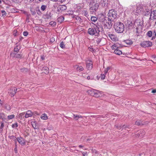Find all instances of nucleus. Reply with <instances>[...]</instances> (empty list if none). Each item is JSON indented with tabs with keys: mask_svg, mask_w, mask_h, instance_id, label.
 <instances>
[{
	"mask_svg": "<svg viewBox=\"0 0 156 156\" xmlns=\"http://www.w3.org/2000/svg\"><path fill=\"white\" fill-rule=\"evenodd\" d=\"M89 3L90 10L91 14L95 13L98 10L99 6V0H87Z\"/></svg>",
	"mask_w": 156,
	"mask_h": 156,
	"instance_id": "obj_1",
	"label": "nucleus"
},
{
	"mask_svg": "<svg viewBox=\"0 0 156 156\" xmlns=\"http://www.w3.org/2000/svg\"><path fill=\"white\" fill-rule=\"evenodd\" d=\"M114 28L116 32L118 33H122L124 30V26L122 23L117 22L114 23Z\"/></svg>",
	"mask_w": 156,
	"mask_h": 156,
	"instance_id": "obj_2",
	"label": "nucleus"
},
{
	"mask_svg": "<svg viewBox=\"0 0 156 156\" xmlns=\"http://www.w3.org/2000/svg\"><path fill=\"white\" fill-rule=\"evenodd\" d=\"M108 15V19L111 21H113L117 17V12L114 9L110 10Z\"/></svg>",
	"mask_w": 156,
	"mask_h": 156,
	"instance_id": "obj_3",
	"label": "nucleus"
},
{
	"mask_svg": "<svg viewBox=\"0 0 156 156\" xmlns=\"http://www.w3.org/2000/svg\"><path fill=\"white\" fill-rule=\"evenodd\" d=\"M88 32L90 35H95L98 36L99 35L100 31L97 30L94 27L93 28H90L88 29Z\"/></svg>",
	"mask_w": 156,
	"mask_h": 156,
	"instance_id": "obj_4",
	"label": "nucleus"
},
{
	"mask_svg": "<svg viewBox=\"0 0 156 156\" xmlns=\"http://www.w3.org/2000/svg\"><path fill=\"white\" fill-rule=\"evenodd\" d=\"M112 21L110 20L109 19H107L105 21H104L103 24L105 29H110L112 25Z\"/></svg>",
	"mask_w": 156,
	"mask_h": 156,
	"instance_id": "obj_5",
	"label": "nucleus"
},
{
	"mask_svg": "<svg viewBox=\"0 0 156 156\" xmlns=\"http://www.w3.org/2000/svg\"><path fill=\"white\" fill-rule=\"evenodd\" d=\"M152 45V42L147 41H143L140 44L141 46L144 48L150 47Z\"/></svg>",
	"mask_w": 156,
	"mask_h": 156,
	"instance_id": "obj_6",
	"label": "nucleus"
},
{
	"mask_svg": "<svg viewBox=\"0 0 156 156\" xmlns=\"http://www.w3.org/2000/svg\"><path fill=\"white\" fill-rule=\"evenodd\" d=\"M143 10V9L142 6L140 5L139 4L137 5V8L134 12V14L136 15H137L138 14L141 13Z\"/></svg>",
	"mask_w": 156,
	"mask_h": 156,
	"instance_id": "obj_7",
	"label": "nucleus"
},
{
	"mask_svg": "<svg viewBox=\"0 0 156 156\" xmlns=\"http://www.w3.org/2000/svg\"><path fill=\"white\" fill-rule=\"evenodd\" d=\"M126 25L129 29H132L135 25V22L128 20Z\"/></svg>",
	"mask_w": 156,
	"mask_h": 156,
	"instance_id": "obj_8",
	"label": "nucleus"
},
{
	"mask_svg": "<svg viewBox=\"0 0 156 156\" xmlns=\"http://www.w3.org/2000/svg\"><path fill=\"white\" fill-rule=\"evenodd\" d=\"M57 11L58 12H61L62 11H64L67 9V7L65 5H61L58 8Z\"/></svg>",
	"mask_w": 156,
	"mask_h": 156,
	"instance_id": "obj_9",
	"label": "nucleus"
},
{
	"mask_svg": "<svg viewBox=\"0 0 156 156\" xmlns=\"http://www.w3.org/2000/svg\"><path fill=\"white\" fill-rule=\"evenodd\" d=\"M145 131L144 130L138 131L136 134V136L141 137L145 135Z\"/></svg>",
	"mask_w": 156,
	"mask_h": 156,
	"instance_id": "obj_10",
	"label": "nucleus"
},
{
	"mask_svg": "<svg viewBox=\"0 0 156 156\" xmlns=\"http://www.w3.org/2000/svg\"><path fill=\"white\" fill-rule=\"evenodd\" d=\"M135 25L142 26L143 24V21L142 19H137L135 21Z\"/></svg>",
	"mask_w": 156,
	"mask_h": 156,
	"instance_id": "obj_11",
	"label": "nucleus"
},
{
	"mask_svg": "<svg viewBox=\"0 0 156 156\" xmlns=\"http://www.w3.org/2000/svg\"><path fill=\"white\" fill-rule=\"evenodd\" d=\"M16 140L21 145H24L25 144L24 139L22 137L20 136L19 137H18L16 138Z\"/></svg>",
	"mask_w": 156,
	"mask_h": 156,
	"instance_id": "obj_12",
	"label": "nucleus"
},
{
	"mask_svg": "<svg viewBox=\"0 0 156 156\" xmlns=\"http://www.w3.org/2000/svg\"><path fill=\"white\" fill-rule=\"evenodd\" d=\"M94 27L98 31H100V29H101V30L103 31V28L102 26L101 25L100 23H97L96 24H94Z\"/></svg>",
	"mask_w": 156,
	"mask_h": 156,
	"instance_id": "obj_13",
	"label": "nucleus"
},
{
	"mask_svg": "<svg viewBox=\"0 0 156 156\" xmlns=\"http://www.w3.org/2000/svg\"><path fill=\"white\" fill-rule=\"evenodd\" d=\"M101 91L98 90H95V91H94L93 93V96L95 98H98L100 96V95L101 94Z\"/></svg>",
	"mask_w": 156,
	"mask_h": 156,
	"instance_id": "obj_14",
	"label": "nucleus"
},
{
	"mask_svg": "<svg viewBox=\"0 0 156 156\" xmlns=\"http://www.w3.org/2000/svg\"><path fill=\"white\" fill-rule=\"evenodd\" d=\"M95 40L96 42V43L98 44H99L100 43V42L102 41H105V38L102 37V38H98V37H96L95 39Z\"/></svg>",
	"mask_w": 156,
	"mask_h": 156,
	"instance_id": "obj_15",
	"label": "nucleus"
},
{
	"mask_svg": "<svg viewBox=\"0 0 156 156\" xmlns=\"http://www.w3.org/2000/svg\"><path fill=\"white\" fill-rule=\"evenodd\" d=\"M108 36L110 39L113 41H116L117 40V38L114 35L111 34H108Z\"/></svg>",
	"mask_w": 156,
	"mask_h": 156,
	"instance_id": "obj_16",
	"label": "nucleus"
},
{
	"mask_svg": "<svg viewBox=\"0 0 156 156\" xmlns=\"http://www.w3.org/2000/svg\"><path fill=\"white\" fill-rule=\"evenodd\" d=\"M89 62H87L86 67L88 70H91L93 67V63L92 61H89Z\"/></svg>",
	"mask_w": 156,
	"mask_h": 156,
	"instance_id": "obj_17",
	"label": "nucleus"
},
{
	"mask_svg": "<svg viewBox=\"0 0 156 156\" xmlns=\"http://www.w3.org/2000/svg\"><path fill=\"white\" fill-rule=\"evenodd\" d=\"M41 69L46 74H48L49 73V69L47 67L44 66Z\"/></svg>",
	"mask_w": 156,
	"mask_h": 156,
	"instance_id": "obj_18",
	"label": "nucleus"
},
{
	"mask_svg": "<svg viewBox=\"0 0 156 156\" xmlns=\"http://www.w3.org/2000/svg\"><path fill=\"white\" fill-rule=\"evenodd\" d=\"M33 115V113L31 111L28 110L26 112V114H25V117L26 118H27L30 117H31Z\"/></svg>",
	"mask_w": 156,
	"mask_h": 156,
	"instance_id": "obj_19",
	"label": "nucleus"
},
{
	"mask_svg": "<svg viewBox=\"0 0 156 156\" xmlns=\"http://www.w3.org/2000/svg\"><path fill=\"white\" fill-rule=\"evenodd\" d=\"M108 19V18L107 17H106L103 15H102L101 18H100V20L101 22L103 23H103H104V21H105L106 20Z\"/></svg>",
	"mask_w": 156,
	"mask_h": 156,
	"instance_id": "obj_20",
	"label": "nucleus"
},
{
	"mask_svg": "<svg viewBox=\"0 0 156 156\" xmlns=\"http://www.w3.org/2000/svg\"><path fill=\"white\" fill-rule=\"evenodd\" d=\"M114 52L118 55H121L122 53V51L118 49V47H117L116 49L114 50Z\"/></svg>",
	"mask_w": 156,
	"mask_h": 156,
	"instance_id": "obj_21",
	"label": "nucleus"
},
{
	"mask_svg": "<svg viewBox=\"0 0 156 156\" xmlns=\"http://www.w3.org/2000/svg\"><path fill=\"white\" fill-rule=\"evenodd\" d=\"M151 17L150 18H151V17H152L154 19H156V10H153V11L151 12L150 15Z\"/></svg>",
	"mask_w": 156,
	"mask_h": 156,
	"instance_id": "obj_22",
	"label": "nucleus"
},
{
	"mask_svg": "<svg viewBox=\"0 0 156 156\" xmlns=\"http://www.w3.org/2000/svg\"><path fill=\"white\" fill-rule=\"evenodd\" d=\"M82 14L86 17H88L89 15L87 11L85 9H83L82 11Z\"/></svg>",
	"mask_w": 156,
	"mask_h": 156,
	"instance_id": "obj_23",
	"label": "nucleus"
},
{
	"mask_svg": "<svg viewBox=\"0 0 156 156\" xmlns=\"http://www.w3.org/2000/svg\"><path fill=\"white\" fill-rule=\"evenodd\" d=\"M75 68L76 69V70L79 71H81L83 70V68L82 66H78V65H76L75 66Z\"/></svg>",
	"mask_w": 156,
	"mask_h": 156,
	"instance_id": "obj_24",
	"label": "nucleus"
},
{
	"mask_svg": "<svg viewBox=\"0 0 156 156\" xmlns=\"http://www.w3.org/2000/svg\"><path fill=\"white\" fill-rule=\"evenodd\" d=\"M64 20V18L62 16H61L58 17L57 19V20L58 23H61L62 22H63Z\"/></svg>",
	"mask_w": 156,
	"mask_h": 156,
	"instance_id": "obj_25",
	"label": "nucleus"
},
{
	"mask_svg": "<svg viewBox=\"0 0 156 156\" xmlns=\"http://www.w3.org/2000/svg\"><path fill=\"white\" fill-rule=\"evenodd\" d=\"M94 91H95V90L91 89L88 90L87 91V92L91 96H93L94 94L93 93H94Z\"/></svg>",
	"mask_w": 156,
	"mask_h": 156,
	"instance_id": "obj_26",
	"label": "nucleus"
},
{
	"mask_svg": "<svg viewBox=\"0 0 156 156\" xmlns=\"http://www.w3.org/2000/svg\"><path fill=\"white\" fill-rule=\"evenodd\" d=\"M101 3L103 6H105L108 4V0H101Z\"/></svg>",
	"mask_w": 156,
	"mask_h": 156,
	"instance_id": "obj_27",
	"label": "nucleus"
},
{
	"mask_svg": "<svg viewBox=\"0 0 156 156\" xmlns=\"http://www.w3.org/2000/svg\"><path fill=\"white\" fill-rule=\"evenodd\" d=\"M135 124L138 126H141L144 124L141 120L136 121L135 122Z\"/></svg>",
	"mask_w": 156,
	"mask_h": 156,
	"instance_id": "obj_28",
	"label": "nucleus"
},
{
	"mask_svg": "<svg viewBox=\"0 0 156 156\" xmlns=\"http://www.w3.org/2000/svg\"><path fill=\"white\" fill-rule=\"evenodd\" d=\"M59 45L60 47L62 49L65 48V43L63 41H61Z\"/></svg>",
	"mask_w": 156,
	"mask_h": 156,
	"instance_id": "obj_29",
	"label": "nucleus"
},
{
	"mask_svg": "<svg viewBox=\"0 0 156 156\" xmlns=\"http://www.w3.org/2000/svg\"><path fill=\"white\" fill-rule=\"evenodd\" d=\"M41 118L43 120H46L48 119V117L46 114H44L42 115Z\"/></svg>",
	"mask_w": 156,
	"mask_h": 156,
	"instance_id": "obj_30",
	"label": "nucleus"
},
{
	"mask_svg": "<svg viewBox=\"0 0 156 156\" xmlns=\"http://www.w3.org/2000/svg\"><path fill=\"white\" fill-rule=\"evenodd\" d=\"M153 33L152 31L151 30L149 31L147 34V35L149 37H151Z\"/></svg>",
	"mask_w": 156,
	"mask_h": 156,
	"instance_id": "obj_31",
	"label": "nucleus"
},
{
	"mask_svg": "<svg viewBox=\"0 0 156 156\" xmlns=\"http://www.w3.org/2000/svg\"><path fill=\"white\" fill-rule=\"evenodd\" d=\"M8 137L9 138L12 140H13L15 141V142L16 141V137L14 136H13V135L11 136H8Z\"/></svg>",
	"mask_w": 156,
	"mask_h": 156,
	"instance_id": "obj_32",
	"label": "nucleus"
},
{
	"mask_svg": "<svg viewBox=\"0 0 156 156\" xmlns=\"http://www.w3.org/2000/svg\"><path fill=\"white\" fill-rule=\"evenodd\" d=\"M125 42L128 45H130L133 44V42L130 40H126L125 41Z\"/></svg>",
	"mask_w": 156,
	"mask_h": 156,
	"instance_id": "obj_33",
	"label": "nucleus"
},
{
	"mask_svg": "<svg viewBox=\"0 0 156 156\" xmlns=\"http://www.w3.org/2000/svg\"><path fill=\"white\" fill-rule=\"evenodd\" d=\"M5 114L3 112H0V119H3L5 118Z\"/></svg>",
	"mask_w": 156,
	"mask_h": 156,
	"instance_id": "obj_34",
	"label": "nucleus"
},
{
	"mask_svg": "<svg viewBox=\"0 0 156 156\" xmlns=\"http://www.w3.org/2000/svg\"><path fill=\"white\" fill-rule=\"evenodd\" d=\"M47 8V6L46 5H42L41 8V10L43 11H44Z\"/></svg>",
	"mask_w": 156,
	"mask_h": 156,
	"instance_id": "obj_35",
	"label": "nucleus"
},
{
	"mask_svg": "<svg viewBox=\"0 0 156 156\" xmlns=\"http://www.w3.org/2000/svg\"><path fill=\"white\" fill-rule=\"evenodd\" d=\"M5 109L9 111L11 109L10 105H9L8 104H6L5 105Z\"/></svg>",
	"mask_w": 156,
	"mask_h": 156,
	"instance_id": "obj_36",
	"label": "nucleus"
},
{
	"mask_svg": "<svg viewBox=\"0 0 156 156\" xmlns=\"http://www.w3.org/2000/svg\"><path fill=\"white\" fill-rule=\"evenodd\" d=\"M91 20L92 22H95L97 21L98 18L95 16H92L91 18Z\"/></svg>",
	"mask_w": 156,
	"mask_h": 156,
	"instance_id": "obj_37",
	"label": "nucleus"
},
{
	"mask_svg": "<svg viewBox=\"0 0 156 156\" xmlns=\"http://www.w3.org/2000/svg\"><path fill=\"white\" fill-rule=\"evenodd\" d=\"M24 115H25V112H22L18 116L20 119H22V117H23Z\"/></svg>",
	"mask_w": 156,
	"mask_h": 156,
	"instance_id": "obj_38",
	"label": "nucleus"
},
{
	"mask_svg": "<svg viewBox=\"0 0 156 156\" xmlns=\"http://www.w3.org/2000/svg\"><path fill=\"white\" fill-rule=\"evenodd\" d=\"M115 127H116L118 129H120L122 127V125L120 124H118L115 126Z\"/></svg>",
	"mask_w": 156,
	"mask_h": 156,
	"instance_id": "obj_39",
	"label": "nucleus"
},
{
	"mask_svg": "<svg viewBox=\"0 0 156 156\" xmlns=\"http://www.w3.org/2000/svg\"><path fill=\"white\" fill-rule=\"evenodd\" d=\"M49 24L51 26L54 27L56 25V23L53 21H51L49 23Z\"/></svg>",
	"mask_w": 156,
	"mask_h": 156,
	"instance_id": "obj_40",
	"label": "nucleus"
},
{
	"mask_svg": "<svg viewBox=\"0 0 156 156\" xmlns=\"http://www.w3.org/2000/svg\"><path fill=\"white\" fill-rule=\"evenodd\" d=\"M10 91H11L10 92V94L12 95L11 96L13 97L16 94V92H14V91L13 89H10Z\"/></svg>",
	"mask_w": 156,
	"mask_h": 156,
	"instance_id": "obj_41",
	"label": "nucleus"
},
{
	"mask_svg": "<svg viewBox=\"0 0 156 156\" xmlns=\"http://www.w3.org/2000/svg\"><path fill=\"white\" fill-rule=\"evenodd\" d=\"M22 56V55L20 54H17L16 55H13V57L17 58H20Z\"/></svg>",
	"mask_w": 156,
	"mask_h": 156,
	"instance_id": "obj_42",
	"label": "nucleus"
},
{
	"mask_svg": "<svg viewBox=\"0 0 156 156\" xmlns=\"http://www.w3.org/2000/svg\"><path fill=\"white\" fill-rule=\"evenodd\" d=\"M15 117V115H9L8 116V119L9 120L12 119L14 118Z\"/></svg>",
	"mask_w": 156,
	"mask_h": 156,
	"instance_id": "obj_43",
	"label": "nucleus"
},
{
	"mask_svg": "<svg viewBox=\"0 0 156 156\" xmlns=\"http://www.w3.org/2000/svg\"><path fill=\"white\" fill-rule=\"evenodd\" d=\"M73 117L74 118V119L75 120H78V119L79 118V115H76L74 114H73Z\"/></svg>",
	"mask_w": 156,
	"mask_h": 156,
	"instance_id": "obj_44",
	"label": "nucleus"
},
{
	"mask_svg": "<svg viewBox=\"0 0 156 156\" xmlns=\"http://www.w3.org/2000/svg\"><path fill=\"white\" fill-rule=\"evenodd\" d=\"M88 49L89 51H92V52H95L96 51V50L93 49L92 47H89Z\"/></svg>",
	"mask_w": 156,
	"mask_h": 156,
	"instance_id": "obj_45",
	"label": "nucleus"
},
{
	"mask_svg": "<svg viewBox=\"0 0 156 156\" xmlns=\"http://www.w3.org/2000/svg\"><path fill=\"white\" fill-rule=\"evenodd\" d=\"M24 2L26 3H29L32 2L34 0H24Z\"/></svg>",
	"mask_w": 156,
	"mask_h": 156,
	"instance_id": "obj_46",
	"label": "nucleus"
},
{
	"mask_svg": "<svg viewBox=\"0 0 156 156\" xmlns=\"http://www.w3.org/2000/svg\"><path fill=\"white\" fill-rule=\"evenodd\" d=\"M2 16H4L6 15V12L4 10L1 11Z\"/></svg>",
	"mask_w": 156,
	"mask_h": 156,
	"instance_id": "obj_47",
	"label": "nucleus"
},
{
	"mask_svg": "<svg viewBox=\"0 0 156 156\" xmlns=\"http://www.w3.org/2000/svg\"><path fill=\"white\" fill-rule=\"evenodd\" d=\"M130 126H129V125H124L122 126V130L123 129H124L126 128H129L130 127Z\"/></svg>",
	"mask_w": 156,
	"mask_h": 156,
	"instance_id": "obj_48",
	"label": "nucleus"
},
{
	"mask_svg": "<svg viewBox=\"0 0 156 156\" xmlns=\"http://www.w3.org/2000/svg\"><path fill=\"white\" fill-rule=\"evenodd\" d=\"M156 37V31L155 30H154V32L153 33V37L152 38H154Z\"/></svg>",
	"mask_w": 156,
	"mask_h": 156,
	"instance_id": "obj_49",
	"label": "nucleus"
},
{
	"mask_svg": "<svg viewBox=\"0 0 156 156\" xmlns=\"http://www.w3.org/2000/svg\"><path fill=\"white\" fill-rule=\"evenodd\" d=\"M46 18H47V19H49L50 18H51V13H49V14H46Z\"/></svg>",
	"mask_w": 156,
	"mask_h": 156,
	"instance_id": "obj_50",
	"label": "nucleus"
},
{
	"mask_svg": "<svg viewBox=\"0 0 156 156\" xmlns=\"http://www.w3.org/2000/svg\"><path fill=\"white\" fill-rule=\"evenodd\" d=\"M19 51V49L17 48V46H16L14 48V52H18Z\"/></svg>",
	"mask_w": 156,
	"mask_h": 156,
	"instance_id": "obj_51",
	"label": "nucleus"
},
{
	"mask_svg": "<svg viewBox=\"0 0 156 156\" xmlns=\"http://www.w3.org/2000/svg\"><path fill=\"white\" fill-rule=\"evenodd\" d=\"M110 66H108L107 67L106 69L105 70V73H107L108 71L110 69Z\"/></svg>",
	"mask_w": 156,
	"mask_h": 156,
	"instance_id": "obj_52",
	"label": "nucleus"
},
{
	"mask_svg": "<svg viewBox=\"0 0 156 156\" xmlns=\"http://www.w3.org/2000/svg\"><path fill=\"white\" fill-rule=\"evenodd\" d=\"M18 126V124L17 123H16L13 124H12V127L13 128H14L15 127H17Z\"/></svg>",
	"mask_w": 156,
	"mask_h": 156,
	"instance_id": "obj_53",
	"label": "nucleus"
},
{
	"mask_svg": "<svg viewBox=\"0 0 156 156\" xmlns=\"http://www.w3.org/2000/svg\"><path fill=\"white\" fill-rule=\"evenodd\" d=\"M33 127L34 129L36 128V123L35 122H33L32 124Z\"/></svg>",
	"mask_w": 156,
	"mask_h": 156,
	"instance_id": "obj_54",
	"label": "nucleus"
},
{
	"mask_svg": "<svg viewBox=\"0 0 156 156\" xmlns=\"http://www.w3.org/2000/svg\"><path fill=\"white\" fill-rule=\"evenodd\" d=\"M117 47H118L116 46L115 44H114L111 47L112 49H114L115 50V49H116V48H117Z\"/></svg>",
	"mask_w": 156,
	"mask_h": 156,
	"instance_id": "obj_55",
	"label": "nucleus"
},
{
	"mask_svg": "<svg viewBox=\"0 0 156 156\" xmlns=\"http://www.w3.org/2000/svg\"><path fill=\"white\" fill-rule=\"evenodd\" d=\"M82 153L83 156H87V152H82L81 151H80Z\"/></svg>",
	"mask_w": 156,
	"mask_h": 156,
	"instance_id": "obj_56",
	"label": "nucleus"
},
{
	"mask_svg": "<svg viewBox=\"0 0 156 156\" xmlns=\"http://www.w3.org/2000/svg\"><path fill=\"white\" fill-rule=\"evenodd\" d=\"M55 41V39L54 37H51L50 39V41L51 43L54 42Z\"/></svg>",
	"mask_w": 156,
	"mask_h": 156,
	"instance_id": "obj_57",
	"label": "nucleus"
},
{
	"mask_svg": "<svg viewBox=\"0 0 156 156\" xmlns=\"http://www.w3.org/2000/svg\"><path fill=\"white\" fill-rule=\"evenodd\" d=\"M2 1L5 4H7L9 2V0H2Z\"/></svg>",
	"mask_w": 156,
	"mask_h": 156,
	"instance_id": "obj_58",
	"label": "nucleus"
},
{
	"mask_svg": "<svg viewBox=\"0 0 156 156\" xmlns=\"http://www.w3.org/2000/svg\"><path fill=\"white\" fill-rule=\"evenodd\" d=\"M101 78L102 80H104V79H105V76L104 75L101 74Z\"/></svg>",
	"mask_w": 156,
	"mask_h": 156,
	"instance_id": "obj_59",
	"label": "nucleus"
},
{
	"mask_svg": "<svg viewBox=\"0 0 156 156\" xmlns=\"http://www.w3.org/2000/svg\"><path fill=\"white\" fill-rule=\"evenodd\" d=\"M28 34V32L27 31H24L23 32V35L25 36H27Z\"/></svg>",
	"mask_w": 156,
	"mask_h": 156,
	"instance_id": "obj_60",
	"label": "nucleus"
},
{
	"mask_svg": "<svg viewBox=\"0 0 156 156\" xmlns=\"http://www.w3.org/2000/svg\"><path fill=\"white\" fill-rule=\"evenodd\" d=\"M76 19L77 20H79V21H80L81 20V18L79 16H77L76 17Z\"/></svg>",
	"mask_w": 156,
	"mask_h": 156,
	"instance_id": "obj_61",
	"label": "nucleus"
},
{
	"mask_svg": "<svg viewBox=\"0 0 156 156\" xmlns=\"http://www.w3.org/2000/svg\"><path fill=\"white\" fill-rule=\"evenodd\" d=\"M17 52H14H14H13L12 53H11V55H12V56H13V55H17Z\"/></svg>",
	"mask_w": 156,
	"mask_h": 156,
	"instance_id": "obj_62",
	"label": "nucleus"
},
{
	"mask_svg": "<svg viewBox=\"0 0 156 156\" xmlns=\"http://www.w3.org/2000/svg\"><path fill=\"white\" fill-rule=\"evenodd\" d=\"M152 4H154L155 5H156V0H153L151 3Z\"/></svg>",
	"mask_w": 156,
	"mask_h": 156,
	"instance_id": "obj_63",
	"label": "nucleus"
},
{
	"mask_svg": "<svg viewBox=\"0 0 156 156\" xmlns=\"http://www.w3.org/2000/svg\"><path fill=\"white\" fill-rule=\"evenodd\" d=\"M27 70V69L25 68H22V69H21V70L22 72H23L24 71H26Z\"/></svg>",
	"mask_w": 156,
	"mask_h": 156,
	"instance_id": "obj_64",
	"label": "nucleus"
}]
</instances>
